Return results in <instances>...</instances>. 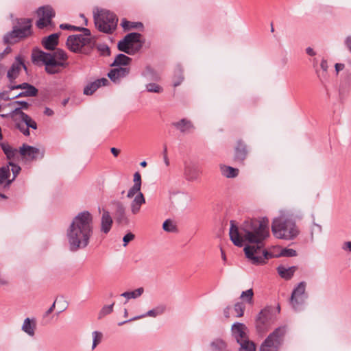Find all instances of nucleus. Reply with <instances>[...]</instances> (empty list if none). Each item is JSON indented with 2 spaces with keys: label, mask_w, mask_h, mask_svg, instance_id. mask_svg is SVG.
Here are the masks:
<instances>
[{
  "label": "nucleus",
  "mask_w": 351,
  "mask_h": 351,
  "mask_svg": "<svg viewBox=\"0 0 351 351\" xmlns=\"http://www.w3.org/2000/svg\"><path fill=\"white\" fill-rule=\"evenodd\" d=\"M230 239L237 247H242L243 243H256L244 247L246 257L254 265L266 263V261L274 258L273 254L264 249V241L269 236V220L250 219L245 220L239 228L234 221H230Z\"/></svg>",
  "instance_id": "f257e3e1"
},
{
  "label": "nucleus",
  "mask_w": 351,
  "mask_h": 351,
  "mask_svg": "<svg viewBox=\"0 0 351 351\" xmlns=\"http://www.w3.org/2000/svg\"><path fill=\"white\" fill-rule=\"evenodd\" d=\"M93 215L88 210L79 213L73 218L68 234L71 251L76 252L87 247L93 234Z\"/></svg>",
  "instance_id": "f03ea898"
},
{
  "label": "nucleus",
  "mask_w": 351,
  "mask_h": 351,
  "mask_svg": "<svg viewBox=\"0 0 351 351\" xmlns=\"http://www.w3.org/2000/svg\"><path fill=\"white\" fill-rule=\"evenodd\" d=\"M271 231L276 238L284 240H292L299 234L295 221L285 216L274 219Z\"/></svg>",
  "instance_id": "7ed1b4c3"
},
{
  "label": "nucleus",
  "mask_w": 351,
  "mask_h": 351,
  "mask_svg": "<svg viewBox=\"0 0 351 351\" xmlns=\"http://www.w3.org/2000/svg\"><path fill=\"white\" fill-rule=\"evenodd\" d=\"M94 22L99 32L110 34L116 29L118 19L109 10H101L98 14L94 13Z\"/></svg>",
  "instance_id": "20e7f679"
},
{
  "label": "nucleus",
  "mask_w": 351,
  "mask_h": 351,
  "mask_svg": "<svg viewBox=\"0 0 351 351\" xmlns=\"http://www.w3.org/2000/svg\"><path fill=\"white\" fill-rule=\"evenodd\" d=\"M286 333L285 326L278 327L261 343L259 351H279Z\"/></svg>",
  "instance_id": "39448f33"
},
{
  "label": "nucleus",
  "mask_w": 351,
  "mask_h": 351,
  "mask_svg": "<svg viewBox=\"0 0 351 351\" xmlns=\"http://www.w3.org/2000/svg\"><path fill=\"white\" fill-rule=\"evenodd\" d=\"M141 34L138 32L128 34L118 42V49L128 55L136 54L143 47V42L141 40Z\"/></svg>",
  "instance_id": "423d86ee"
},
{
  "label": "nucleus",
  "mask_w": 351,
  "mask_h": 351,
  "mask_svg": "<svg viewBox=\"0 0 351 351\" xmlns=\"http://www.w3.org/2000/svg\"><path fill=\"white\" fill-rule=\"evenodd\" d=\"M32 61L34 64L42 63L45 65V71L49 74H54L58 72V69H54L56 62L51 53L42 51L38 47H35L32 51Z\"/></svg>",
  "instance_id": "0eeeda50"
},
{
  "label": "nucleus",
  "mask_w": 351,
  "mask_h": 351,
  "mask_svg": "<svg viewBox=\"0 0 351 351\" xmlns=\"http://www.w3.org/2000/svg\"><path fill=\"white\" fill-rule=\"evenodd\" d=\"M36 14L39 19L36 21V25L43 29L45 27L52 30L55 27V24L52 21V19L55 16V11L50 5H43L39 7L36 10Z\"/></svg>",
  "instance_id": "6e6552de"
},
{
  "label": "nucleus",
  "mask_w": 351,
  "mask_h": 351,
  "mask_svg": "<svg viewBox=\"0 0 351 351\" xmlns=\"http://www.w3.org/2000/svg\"><path fill=\"white\" fill-rule=\"evenodd\" d=\"M271 308L267 306L262 309L256 317L255 326L259 335L265 333L273 323Z\"/></svg>",
  "instance_id": "1a4fd4ad"
},
{
  "label": "nucleus",
  "mask_w": 351,
  "mask_h": 351,
  "mask_svg": "<svg viewBox=\"0 0 351 351\" xmlns=\"http://www.w3.org/2000/svg\"><path fill=\"white\" fill-rule=\"evenodd\" d=\"M112 204L114 206L112 215L116 223L119 226H128L130 223V219L123 203L119 201H114Z\"/></svg>",
  "instance_id": "9d476101"
},
{
  "label": "nucleus",
  "mask_w": 351,
  "mask_h": 351,
  "mask_svg": "<svg viewBox=\"0 0 351 351\" xmlns=\"http://www.w3.org/2000/svg\"><path fill=\"white\" fill-rule=\"evenodd\" d=\"M90 42V38L82 34H75L67 37V48L73 52H77Z\"/></svg>",
  "instance_id": "9b49d317"
},
{
  "label": "nucleus",
  "mask_w": 351,
  "mask_h": 351,
  "mask_svg": "<svg viewBox=\"0 0 351 351\" xmlns=\"http://www.w3.org/2000/svg\"><path fill=\"white\" fill-rule=\"evenodd\" d=\"M21 68L27 73V67L24 63L23 58L19 56L16 57L14 62L12 64L7 73V77L9 79L10 84H13L15 80L19 77Z\"/></svg>",
  "instance_id": "f8f14e48"
},
{
  "label": "nucleus",
  "mask_w": 351,
  "mask_h": 351,
  "mask_svg": "<svg viewBox=\"0 0 351 351\" xmlns=\"http://www.w3.org/2000/svg\"><path fill=\"white\" fill-rule=\"evenodd\" d=\"M19 153L22 156L28 157L31 160H36L37 158H43L44 157V151H40L38 148L33 146L23 144L20 147Z\"/></svg>",
  "instance_id": "ddd939ff"
},
{
  "label": "nucleus",
  "mask_w": 351,
  "mask_h": 351,
  "mask_svg": "<svg viewBox=\"0 0 351 351\" xmlns=\"http://www.w3.org/2000/svg\"><path fill=\"white\" fill-rule=\"evenodd\" d=\"M247 329V326L243 323L235 322L232 324L231 328L232 334L237 343L248 339L246 333Z\"/></svg>",
  "instance_id": "4468645a"
},
{
  "label": "nucleus",
  "mask_w": 351,
  "mask_h": 351,
  "mask_svg": "<svg viewBox=\"0 0 351 351\" xmlns=\"http://www.w3.org/2000/svg\"><path fill=\"white\" fill-rule=\"evenodd\" d=\"M247 145L242 140H239L234 148V160L243 164L247 156Z\"/></svg>",
  "instance_id": "2eb2a0df"
},
{
  "label": "nucleus",
  "mask_w": 351,
  "mask_h": 351,
  "mask_svg": "<svg viewBox=\"0 0 351 351\" xmlns=\"http://www.w3.org/2000/svg\"><path fill=\"white\" fill-rule=\"evenodd\" d=\"M171 125L183 134L192 132L195 129L192 121L186 118L173 122Z\"/></svg>",
  "instance_id": "dca6fc26"
},
{
  "label": "nucleus",
  "mask_w": 351,
  "mask_h": 351,
  "mask_svg": "<svg viewBox=\"0 0 351 351\" xmlns=\"http://www.w3.org/2000/svg\"><path fill=\"white\" fill-rule=\"evenodd\" d=\"M130 73V68L118 66L112 69L108 73V77L111 81L117 83L121 78L126 77Z\"/></svg>",
  "instance_id": "f3484780"
},
{
  "label": "nucleus",
  "mask_w": 351,
  "mask_h": 351,
  "mask_svg": "<svg viewBox=\"0 0 351 351\" xmlns=\"http://www.w3.org/2000/svg\"><path fill=\"white\" fill-rule=\"evenodd\" d=\"M109 84V81L106 77L97 79L94 82L88 83L84 88V94L86 95H93L99 87Z\"/></svg>",
  "instance_id": "a211bd4d"
},
{
  "label": "nucleus",
  "mask_w": 351,
  "mask_h": 351,
  "mask_svg": "<svg viewBox=\"0 0 351 351\" xmlns=\"http://www.w3.org/2000/svg\"><path fill=\"white\" fill-rule=\"evenodd\" d=\"M166 310V306L165 305H160L155 308H153L152 310L148 311L145 314L134 317L133 318H131L130 319L119 322L118 324L119 326H122L128 322L134 321L143 317H145L146 316H150V317H156L158 315H162Z\"/></svg>",
  "instance_id": "6ab92c4d"
},
{
  "label": "nucleus",
  "mask_w": 351,
  "mask_h": 351,
  "mask_svg": "<svg viewBox=\"0 0 351 351\" xmlns=\"http://www.w3.org/2000/svg\"><path fill=\"white\" fill-rule=\"evenodd\" d=\"M59 34L54 33L48 36L43 37L41 40L43 47L49 51H53L58 45Z\"/></svg>",
  "instance_id": "aec40b11"
},
{
  "label": "nucleus",
  "mask_w": 351,
  "mask_h": 351,
  "mask_svg": "<svg viewBox=\"0 0 351 351\" xmlns=\"http://www.w3.org/2000/svg\"><path fill=\"white\" fill-rule=\"evenodd\" d=\"M112 223L113 221L110 213L108 210H104L101 218V232L108 234L111 230Z\"/></svg>",
  "instance_id": "412c9836"
},
{
  "label": "nucleus",
  "mask_w": 351,
  "mask_h": 351,
  "mask_svg": "<svg viewBox=\"0 0 351 351\" xmlns=\"http://www.w3.org/2000/svg\"><path fill=\"white\" fill-rule=\"evenodd\" d=\"M307 298L308 297H302L298 295H295V298H293V295L291 294L289 303L295 311H300L304 309L305 302Z\"/></svg>",
  "instance_id": "4be33fe9"
},
{
  "label": "nucleus",
  "mask_w": 351,
  "mask_h": 351,
  "mask_svg": "<svg viewBox=\"0 0 351 351\" xmlns=\"http://www.w3.org/2000/svg\"><path fill=\"white\" fill-rule=\"evenodd\" d=\"M296 270V266H291L289 268H286L282 265H280L277 267V271L280 276L286 280L291 279Z\"/></svg>",
  "instance_id": "5701e85b"
},
{
  "label": "nucleus",
  "mask_w": 351,
  "mask_h": 351,
  "mask_svg": "<svg viewBox=\"0 0 351 351\" xmlns=\"http://www.w3.org/2000/svg\"><path fill=\"white\" fill-rule=\"evenodd\" d=\"M145 203V199L142 193H139L131 203V212L132 214H137L141 209L142 204Z\"/></svg>",
  "instance_id": "b1692460"
},
{
  "label": "nucleus",
  "mask_w": 351,
  "mask_h": 351,
  "mask_svg": "<svg viewBox=\"0 0 351 351\" xmlns=\"http://www.w3.org/2000/svg\"><path fill=\"white\" fill-rule=\"evenodd\" d=\"M132 62V58L123 53H119L115 57L113 62L110 64V66H128Z\"/></svg>",
  "instance_id": "393cba45"
},
{
  "label": "nucleus",
  "mask_w": 351,
  "mask_h": 351,
  "mask_svg": "<svg viewBox=\"0 0 351 351\" xmlns=\"http://www.w3.org/2000/svg\"><path fill=\"white\" fill-rule=\"evenodd\" d=\"M21 108H16L14 110H13L9 114H0L1 117L5 118V117H11L15 122L17 121V119L16 118V116H19L21 121H23L24 119H27V114L23 112Z\"/></svg>",
  "instance_id": "a878e982"
},
{
  "label": "nucleus",
  "mask_w": 351,
  "mask_h": 351,
  "mask_svg": "<svg viewBox=\"0 0 351 351\" xmlns=\"http://www.w3.org/2000/svg\"><path fill=\"white\" fill-rule=\"evenodd\" d=\"M211 351H228L226 343L221 339H215L210 343Z\"/></svg>",
  "instance_id": "bb28decb"
},
{
  "label": "nucleus",
  "mask_w": 351,
  "mask_h": 351,
  "mask_svg": "<svg viewBox=\"0 0 351 351\" xmlns=\"http://www.w3.org/2000/svg\"><path fill=\"white\" fill-rule=\"evenodd\" d=\"M220 170L223 176L228 178H233L238 176L239 169L237 168L232 167L230 166H226L222 165L220 166Z\"/></svg>",
  "instance_id": "cd10ccee"
},
{
  "label": "nucleus",
  "mask_w": 351,
  "mask_h": 351,
  "mask_svg": "<svg viewBox=\"0 0 351 351\" xmlns=\"http://www.w3.org/2000/svg\"><path fill=\"white\" fill-rule=\"evenodd\" d=\"M36 322L34 320L31 322L29 318H26L24 320L23 324L22 326V330L29 335V336H34L36 330Z\"/></svg>",
  "instance_id": "c85d7f7f"
},
{
  "label": "nucleus",
  "mask_w": 351,
  "mask_h": 351,
  "mask_svg": "<svg viewBox=\"0 0 351 351\" xmlns=\"http://www.w3.org/2000/svg\"><path fill=\"white\" fill-rule=\"evenodd\" d=\"M15 30L18 36H19V39L23 40L29 36H31L33 34L32 29H30V25H27L25 27H16L14 26Z\"/></svg>",
  "instance_id": "c756f323"
},
{
  "label": "nucleus",
  "mask_w": 351,
  "mask_h": 351,
  "mask_svg": "<svg viewBox=\"0 0 351 351\" xmlns=\"http://www.w3.org/2000/svg\"><path fill=\"white\" fill-rule=\"evenodd\" d=\"M121 25L125 31H129L132 29L143 28V25L141 22H132L128 21L126 19H123L121 20Z\"/></svg>",
  "instance_id": "7c9ffc66"
},
{
  "label": "nucleus",
  "mask_w": 351,
  "mask_h": 351,
  "mask_svg": "<svg viewBox=\"0 0 351 351\" xmlns=\"http://www.w3.org/2000/svg\"><path fill=\"white\" fill-rule=\"evenodd\" d=\"M51 53V56H53V59L56 62V64L54 65V69H58L57 67L60 66H64V63L60 61L66 59V53L62 49H58L56 51Z\"/></svg>",
  "instance_id": "2f4dec72"
},
{
  "label": "nucleus",
  "mask_w": 351,
  "mask_h": 351,
  "mask_svg": "<svg viewBox=\"0 0 351 351\" xmlns=\"http://www.w3.org/2000/svg\"><path fill=\"white\" fill-rule=\"evenodd\" d=\"M19 40H21V39H19V36L14 27L12 31L8 32L3 36V42L5 44H14Z\"/></svg>",
  "instance_id": "473e14b6"
},
{
  "label": "nucleus",
  "mask_w": 351,
  "mask_h": 351,
  "mask_svg": "<svg viewBox=\"0 0 351 351\" xmlns=\"http://www.w3.org/2000/svg\"><path fill=\"white\" fill-rule=\"evenodd\" d=\"M0 146L8 159L14 158L18 153V150L12 147L8 143H1Z\"/></svg>",
  "instance_id": "72a5a7b5"
},
{
  "label": "nucleus",
  "mask_w": 351,
  "mask_h": 351,
  "mask_svg": "<svg viewBox=\"0 0 351 351\" xmlns=\"http://www.w3.org/2000/svg\"><path fill=\"white\" fill-rule=\"evenodd\" d=\"M306 282L304 281L300 282L293 290L291 294L293 295V298L295 295L302 296V297H308L307 293H306Z\"/></svg>",
  "instance_id": "f704fd0d"
},
{
  "label": "nucleus",
  "mask_w": 351,
  "mask_h": 351,
  "mask_svg": "<svg viewBox=\"0 0 351 351\" xmlns=\"http://www.w3.org/2000/svg\"><path fill=\"white\" fill-rule=\"evenodd\" d=\"M144 292L143 287L138 288L132 291H125L121 294V296L126 298L127 299H135L141 296Z\"/></svg>",
  "instance_id": "c9c22d12"
},
{
  "label": "nucleus",
  "mask_w": 351,
  "mask_h": 351,
  "mask_svg": "<svg viewBox=\"0 0 351 351\" xmlns=\"http://www.w3.org/2000/svg\"><path fill=\"white\" fill-rule=\"evenodd\" d=\"M238 343L241 346L239 351H256L255 343L248 339Z\"/></svg>",
  "instance_id": "e433bc0d"
},
{
  "label": "nucleus",
  "mask_w": 351,
  "mask_h": 351,
  "mask_svg": "<svg viewBox=\"0 0 351 351\" xmlns=\"http://www.w3.org/2000/svg\"><path fill=\"white\" fill-rule=\"evenodd\" d=\"M38 93V90L37 88H29V90H24L23 91L20 92L19 94L12 96V98L16 99L19 97H36Z\"/></svg>",
  "instance_id": "4c0bfd02"
},
{
  "label": "nucleus",
  "mask_w": 351,
  "mask_h": 351,
  "mask_svg": "<svg viewBox=\"0 0 351 351\" xmlns=\"http://www.w3.org/2000/svg\"><path fill=\"white\" fill-rule=\"evenodd\" d=\"M8 88L10 89V90H16V89H22V90H29V88H36L34 86L27 83V82H23L22 84H10L8 86Z\"/></svg>",
  "instance_id": "58836bf2"
},
{
  "label": "nucleus",
  "mask_w": 351,
  "mask_h": 351,
  "mask_svg": "<svg viewBox=\"0 0 351 351\" xmlns=\"http://www.w3.org/2000/svg\"><path fill=\"white\" fill-rule=\"evenodd\" d=\"M297 255V252L295 250L291 248H284L281 250L280 254L274 255V257H293Z\"/></svg>",
  "instance_id": "ea45409f"
},
{
  "label": "nucleus",
  "mask_w": 351,
  "mask_h": 351,
  "mask_svg": "<svg viewBox=\"0 0 351 351\" xmlns=\"http://www.w3.org/2000/svg\"><path fill=\"white\" fill-rule=\"evenodd\" d=\"M114 305V302L110 305L104 306L99 313L98 318L101 319L106 315L110 314L113 311Z\"/></svg>",
  "instance_id": "a19ab883"
},
{
  "label": "nucleus",
  "mask_w": 351,
  "mask_h": 351,
  "mask_svg": "<svg viewBox=\"0 0 351 351\" xmlns=\"http://www.w3.org/2000/svg\"><path fill=\"white\" fill-rule=\"evenodd\" d=\"M9 165L12 167L13 178L12 180H8L5 186H9L12 182V181L15 179V178L17 176V175L19 173L21 169L18 165H16L12 162H9Z\"/></svg>",
  "instance_id": "79ce46f5"
},
{
  "label": "nucleus",
  "mask_w": 351,
  "mask_h": 351,
  "mask_svg": "<svg viewBox=\"0 0 351 351\" xmlns=\"http://www.w3.org/2000/svg\"><path fill=\"white\" fill-rule=\"evenodd\" d=\"M162 228L168 232H174L177 230L176 226L170 219H167L164 221Z\"/></svg>",
  "instance_id": "37998d69"
},
{
  "label": "nucleus",
  "mask_w": 351,
  "mask_h": 351,
  "mask_svg": "<svg viewBox=\"0 0 351 351\" xmlns=\"http://www.w3.org/2000/svg\"><path fill=\"white\" fill-rule=\"evenodd\" d=\"M253 296H254L253 289H250L243 291L241 293V298L243 300H245V301L249 304H252Z\"/></svg>",
  "instance_id": "c03bdc74"
},
{
  "label": "nucleus",
  "mask_w": 351,
  "mask_h": 351,
  "mask_svg": "<svg viewBox=\"0 0 351 351\" xmlns=\"http://www.w3.org/2000/svg\"><path fill=\"white\" fill-rule=\"evenodd\" d=\"M146 89L148 92L160 93L163 91V88L156 83H149L147 84Z\"/></svg>",
  "instance_id": "a18cd8bd"
},
{
  "label": "nucleus",
  "mask_w": 351,
  "mask_h": 351,
  "mask_svg": "<svg viewBox=\"0 0 351 351\" xmlns=\"http://www.w3.org/2000/svg\"><path fill=\"white\" fill-rule=\"evenodd\" d=\"M10 176L8 167L0 168V184H3Z\"/></svg>",
  "instance_id": "49530a36"
},
{
  "label": "nucleus",
  "mask_w": 351,
  "mask_h": 351,
  "mask_svg": "<svg viewBox=\"0 0 351 351\" xmlns=\"http://www.w3.org/2000/svg\"><path fill=\"white\" fill-rule=\"evenodd\" d=\"M92 335H93L92 349L93 350L101 341L103 335L101 332L94 331V332H93Z\"/></svg>",
  "instance_id": "de8ad7c7"
},
{
  "label": "nucleus",
  "mask_w": 351,
  "mask_h": 351,
  "mask_svg": "<svg viewBox=\"0 0 351 351\" xmlns=\"http://www.w3.org/2000/svg\"><path fill=\"white\" fill-rule=\"evenodd\" d=\"M15 128L18 129L23 135L28 136L30 134L29 130L26 127L25 124L21 122L15 123Z\"/></svg>",
  "instance_id": "09e8293b"
},
{
  "label": "nucleus",
  "mask_w": 351,
  "mask_h": 351,
  "mask_svg": "<svg viewBox=\"0 0 351 351\" xmlns=\"http://www.w3.org/2000/svg\"><path fill=\"white\" fill-rule=\"evenodd\" d=\"M143 75L145 77H149L150 80H157L158 78V76L155 72L154 69L149 66H146Z\"/></svg>",
  "instance_id": "8fccbe9b"
},
{
  "label": "nucleus",
  "mask_w": 351,
  "mask_h": 351,
  "mask_svg": "<svg viewBox=\"0 0 351 351\" xmlns=\"http://www.w3.org/2000/svg\"><path fill=\"white\" fill-rule=\"evenodd\" d=\"M234 310L237 313V317H241L244 314L245 305L242 302H237L234 304Z\"/></svg>",
  "instance_id": "3c124183"
},
{
  "label": "nucleus",
  "mask_w": 351,
  "mask_h": 351,
  "mask_svg": "<svg viewBox=\"0 0 351 351\" xmlns=\"http://www.w3.org/2000/svg\"><path fill=\"white\" fill-rule=\"evenodd\" d=\"M97 48L101 56H109L110 55V49L107 45L100 44Z\"/></svg>",
  "instance_id": "603ef678"
},
{
  "label": "nucleus",
  "mask_w": 351,
  "mask_h": 351,
  "mask_svg": "<svg viewBox=\"0 0 351 351\" xmlns=\"http://www.w3.org/2000/svg\"><path fill=\"white\" fill-rule=\"evenodd\" d=\"M32 20L31 19L21 18L16 19V27H25L27 25H30V29L32 27Z\"/></svg>",
  "instance_id": "864d4df0"
},
{
  "label": "nucleus",
  "mask_w": 351,
  "mask_h": 351,
  "mask_svg": "<svg viewBox=\"0 0 351 351\" xmlns=\"http://www.w3.org/2000/svg\"><path fill=\"white\" fill-rule=\"evenodd\" d=\"M26 125V127L29 128H32L34 130L37 129V123L33 120L29 115H27V119H24L22 121Z\"/></svg>",
  "instance_id": "5fc2aeb1"
},
{
  "label": "nucleus",
  "mask_w": 351,
  "mask_h": 351,
  "mask_svg": "<svg viewBox=\"0 0 351 351\" xmlns=\"http://www.w3.org/2000/svg\"><path fill=\"white\" fill-rule=\"evenodd\" d=\"M14 105H19V106H20L19 108H21V109H23V110H28L30 106L29 104H28L27 101H15L14 102L9 103L8 104V106H14Z\"/></svg>",
  "instance_id": "6e6d98bb"
},
{
  "label": "nucleus",
  "mask_w": 351,
  "mask_h": 351,
  "mask_svg": "<svg viewBox=\"0 0 351 351\" xmlns=\"http://www.w3.org/2000/svg\"><path fill=\"white\" fill-rule=\"evenodd\" d=\"M134 237H135V236L133 233H132V232L127 233L123 238V245L124 247L127 246L128 244L129 243V242L134 240Z\"/></svg>",
  "instance_id": "4d7b16f0"
},
{
  "label": "nucleus",
  "mask_w": 351,
  "mask_h": 351,
  "mask_svg": "<svg viewBox=\"0 0 351 351\" xmlns=\"http://www.w3.org/2000/svg\"><path fill=\"white\" fill-rule=\"evenodd\" d=\"M141 187L137 185H133L132 188L130 189V190L128 192L127 197L128 198H132L134 196L136 193H137L138 191H140Z\"/></svg>",
  "instance_id": "13d9d810"
},
{
  "label": "nucleus",
  "mask_w": 351,
  "mask_h": 351,
  "mask_svg": "<svg viewBox=\"0 0 351 351\" xmlns=\"http://www.w3.org/2000/svg\"><path fill=\"white\" fill-rule=\"evenodd\" d=\"M186 178L189 181H193L197 179L198 174L195 171L191 172V170H186L185 171Z\"/></svg>",
  "instance_id": "bf43d9fd"
},
{
  "label": "nucleus",
  "mask_w": 351,
  "mask_h": 351,
  "mask_svg": "<svg viewBox=\"0 0 351 351\" xmlns=\"http://www.w3.org/2000/svg\"><path fill=\"white\" fill-rule=\"evenodd\" d=\"M63 298H64L63 296L57 298L56 299V300L54 301V302L53 303V304L51 305V306L45 312L44 317H45L48 316L49 314H51L55 308L56 304L58 303L61 300H63Z\"/></svg>",
  "instance_id": "052dcab7"
},
{
  "label": "nucleus",
  "mask_w": 351,
  "mask_h": 351,
  "mask_svg": "<svg viewBox=\"0 0 351 351\" xmlns=\"http://www.w3.org/2000/svg\"><path fill=\"white\" fill-rule=\"evenodd\" d=\"M134 185H137L141 187V176L138 172L134 174Z\"/></svg>",
  "instance_id": "680f3d73"
},
{
  "label": "nucleus",
  "mask_w": 351,
  "mask_h": 351,
  "mask_svg": "<svg viewBox=\"0 0 351 351\" xmlns=\"http://www.w3.org/2000/svg\"><path fill=\"white\" fill-rule=\"evenodd\" d=\"M8 91H3L2 93H0V99L4 100V101H9L11 99H14V98H12L8 96Z\"/></svg>",
  "instance_id": "e2e57ef3"
},
{
  "label": "nucleus",
  "mask_w": 351,
  "mask_h": 351,
  "mask_svg": "<svg viewBox=\"0 0 351 351\" xmlns=\"http://www.w3.org/2000/svg\"><path fill=\"white\" fill-rule=\"evenodd\" d=\"M184 80V77L182 73H180L178 79L173 81V85L174 87L179 86Z\"/></svg>",
  "instance_id": "0e129e2a"
},
{
  "label": "nucleus",
  "mask_w": 351,
  "mask_h": 351,
  "mask_svg": "<svg viewBox=\"0 0 351 351\" xmlns=\"http://www.w3.org/2000/svg\"><path fill=\"white\" fill-rule=\"evenodd\" d=\"M344 44L348 48V51L351 53V36H348L346 38Z\"/></svg>",
  "instance_id": "69168bd1"
},
{
  "label": "nucleus",
  "mask_w": 351,
  "mask_h": 351,
  "mask_svg": "<svg viewBox=\"0 0 351 351\" xmlns=\"http://www.w3.org/2000/svg\"><path fill=\"white\" fill-rule=\"evenodd\" d=\"M80 32H83V34H82V36H84L85 37L90 38V31L88 29L85 28V27H81Z\"/></svg>",
  "instance_id": "338daca9"
},
{
  "label": "nucleus",
  "mask_w": 351,
  "mask_h": 351,
  "mask_svg": "<svg viewBox=\"0 0 351 351\" xmlns=\"http://www.w3.org/2000/svg\"><path fill=\"white\" fill-rule=\"evenodd\" d=\"M342 248L344 250H348L350 252H351V241L345 242Z\"/></svg>",
  "instance_id": "774afa93"
}]
</instances>
